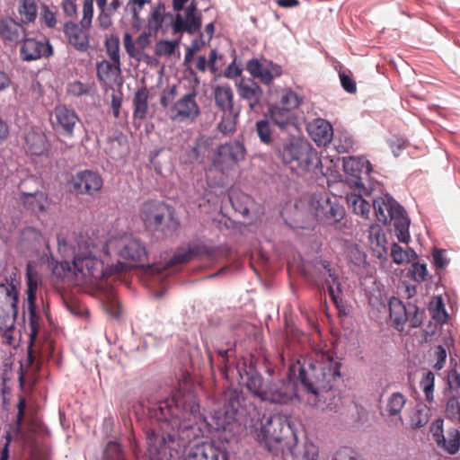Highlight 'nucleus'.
I'll use <instances>...</instances> for the list:
<instances>
[{"label": "nucleus", "mask_w": 460, "mask_h": 460, "mask_svg": "<svg viewBox=\"0 0 460 460\" xmlns=\"http://www.w3.org/2000/svg\"><path fill=\"white\" fill-rule=\"evenodd\" d=\"M438 447L449 455L456 454L460 449V431L456 429L448 430L447 437H444V441H439Z\"/></svg>", "instance_id": "obj_37"}, {"label": "nucleus", "mask_w": 460, "mask_h": 460, "mask_svg": "<svg viewBox=\"0 0 460 460\" xmlns=\"http://www.w3.org/2000/svg\"><path fill=\"white\" fill-rule=\"evenodd\" d=\"M123 43L128 55L132 57H137L138 55V49L136 48L135 43L133 41V38L129 32H126L123 37Z\"/></svg>", "instance_id": "obj_61"}, {"label": "nucleus", "mask_w": 460, "mask_h": 460, "mask_svg": "<svg viewBox=\"0 0 460 460\" xmlns=\"http://www.w3.org/2000/svg\"><path fill=\"white\" fill-rule=\"evenodd\" d=\"M297 442L288 446L285 454H281L285 460H317L318 449L313 443L305 442L298 446Z\"/></svg>", "instance_id": "obj_29"}, {"label": "nucleus", "mask_w": 460, "mask_h": 460, "mask_svg": "<svg viewBox=\"0 0 460 460\" xmlns=\"http://www.w3.org/2000/svg\"><path fill=\"white\" fill-rule=\"evenodd\" d=\"M18 12L21 15L22 23L29 24L35 22L37 18L38 6L35 0H21Z\"/></svg>", "instance_id": "obj_38"}, {"label": "nucleus", "mask_w": 460, "mask_h": 460, "mask_svg": "<svg viewBox=\"0 0 460 460\" xmlns=\"http://www.w3.org/2000/svg\"><path fill=\"white\" fill-rule=\"evenodd\" d=\"M274 153L284 165L296 174L322 172V161L318 152L305 139L291 133L278 137Z\"/></svg>", "instance_id": "obj_3"}, {"label": "nucleus", "mask_w": 460, "mask_h": 460, "mask_svg": "<svg viewBox=\"0 0 460 460\" xmlns=\"http://www.w3.org/2000/svg\"><path fill=\"white\" fill-rule=\"evenodd\" d=\"M121 74V63L109 62L105 59L97 62L96 64V75L99 81H105L110 78L111 75H119Z\"/></svg>", "instance_id": "obj_36"}, {"label": "nucleus", "mask_w": 460, "mask_h": 460, "mask_svg": "<svg viewBox=\"0 0 460 460\" xmlns=\"http://www.w3.org/2000/svg\"><path fill=\"white\" fill-rule=\"evenodd\" d=\"M343 170L347 176V182L358 190L365 189L364 179L371 171L370 163L360 157H349L343 159Z\"/></svg>", "instance_id": "obj_21"}, {"label": "nucleus", "mask_w": 460, "mask_h": 460, "mask_svg": "<svg viewBox=\"0 0 460 460\" xmlns=\"http://www.w3.org/2000/svg\"><path fill=\"white\" fill-rule=\"evenodd\" d=\"M213 95L216 107L222 112L217 124L218 131L223 135L234 133L236 130L241 108L234 104L232 87L229 84L217 85Z\"/></svg>", "instance_id": "obj_8"}, {"label": "nucleus", "mask_w": 460, "mask_h": 460, "mask_svg": "<svg viewBox=\"0 0 460 460\" xmlns=\"http://www.w3.org/2000/svg\"><path fill=\"white\" fill-rule=\"evenodd\" d=\"M150 418L159 423L158 431L147 432L146 439L150 455L162 454L170 444L181 440L182 444L203 437L210 426L200 413L196 394L188 390L177 391L172 398H147Z\"/></svg>", "instance_id": "obj_2"}, {"label": "nucleus", "mask_w": 460, "mask_h": 460, "mask_svg": "<svg viewBox=\"0 0 460 460\" xmlns=\"http://www.w3.org/2000/svg\"><path fill=\"white\" fill-rule=\"evenodd\" d=\"M372 206L377 220L385 225L393 223L398 241L408 243L411 221L404 208L389 194L375 198Z\"/></svg>", "instance_id": "obj_7"}, {"label": "nucleus", "mask_w": 460, "mask_h": 460, "mask_svg": "<svg viewBox=\"0 0 460 460\" xmlns=\"http://www.w3.org/2000/svg\"><path fill=\"white\" fill-rule=\"evenodd\" d=\"M430 431L437 445L439 441H444L443 420H436L431 425Z\"/></svg>", "instance_id": "obj_62"}, {"label": "nucleus", "mask_w": 460, "mask_h": 460, "mask_svg": "<svg viewBox=\"0 0 460 460\" xmlns=\"http://www.w3.org/2000/svg\"><path fill=\"white\" fill-rule=\"evenodd\" d=\"M342 88L349 93H354L357 91L355 81L344 72L339 73Z\"/></svg>", "instance_id": "obj_58"}, {"label": "nucleus", "mask_w": 460, "mask_h": 460, "mask_svg": "<svg viewBox=\"0 0 460 460\" xmlns=\"http://www.w3.org/2000/svg\"><path fill=\"white\" fill-rule=\"evenodd\" d=\"M270 117L274 126L278 127L283 135L289 132V128H296V116L294 111L288 108H281L279 105H272L270 107L268 113L265 115Z\"/></svg>", "instance_id": "obj_26"}, {"label": "nucleus", "mask_w": 460, "mask_h": 460, "mask_svg": "<svg viewBox=\"0 0 460 460\" xmlns=\"http://www.w3.org/2000/svg\"><path fill=\"white\" fill-rule=\"evenodd\" d=\"M148 91L146 86L139 88L133 98L134 112L136 119H143L146 118L148 110Z\"/></svg>", "instance_id": "obj_35"}, {"label": "nucleus", "mask_w": 460, "mask_h": 460, "mask_svg": "<svg viewBox=\"0 0 460 460\" xmlns=\"http://www.w3.org/2000/svg\"><path fill=\"white\" fill-rule=\"evenodd\" d=\"M368 238L374 255L378 259L385 258L388 253L385 236L382 227L377 224H372L368 229Z\"/></svg>", "instance_id": "obj_32"}, {"label": "nucleus", "mask_w": 460, "mask_h": 460, "mask_svg": "<svg viewBox=\"0 0 460 460\" xmlns=\"http://www.w3.org/2000/svg\"><path fill=\"white\" fill-rule=\"evenodd\" d=\"M139 217L145 228L157 239L172 237L180 227V220L172 206L163 200L148 199L139 208Z\"/></svg>", "instance_id": "obj_5"}, {"label": "nucleus", "mask_w": 460, "mask_h": 460, "mask_svg": "<svg viewBox=\"0 0 460 460\" xmlns=\"http://www.w3.org/2000/svg\"><path fill=\"white\" fill-rule=\"evenodd\" d=\"M0 288H5L6 296L12 299L9 305H0V331L6 333L14 329V323L18 314L19 296L11 277H5L4 282L0 284Z\"/></svg>", "instance_id": "obj_15"}, {"label": "nucleus", "mask_w": 460, "mask_h": 460, "mask_svg": "<svg viewBox=\"0 0 460 460\" xmlns=\"http://www.w3.org/2000/svg\"><path fill=\"white\" fill-rule=\"evenodd\" d=\"M23 23L16 22L11 17L0 19V37L4 41L20 42L25 35L26 30L22 26Z\"/></svg>", "instance_id": "obj_31"}, {"label": "nucleus", "mask_w": 460, "mask_h": 460, "mask_svg": "<svg viewBox=\"0 0 460 460\" xmlns=\"http://www.w3.org/2000/svg\"><path fill=\"white\" fill-rule=\"evenodd\" d=\"M79 120L75 111L65 104L57 105L50 118L51 127L55 133L67 138L74 137L75 128Z\"/></svg>", "instance_id": "obj_16"}, {"label": "nucleus", "mask_w": 460, "mask_h": 460, "mask_svg": "<svg viewBox=\"0 0 460 460\" xmlns=\"http://www.w3.org/2000/svg\"><path fill=\"white\" fill-rule=\"evenodd\" d=\"M411 278L418 282H422L425 280L426 276L428 275V270L426 264L414 262L411 264L410 270Z\"/></svg>", "instance_id": "obj_56"}, {"label": "nucleus", "mask_w": 460, "mask_h": 460, "mask_svg": "<svg viewBox=\"0 0 460 460\" xmlns=\"http://www.w3.org/2000/svg\"><path fill=\"white\" fill-rule=\"evenodd\" d=\"M238 97L244 102L252 111L258 112L263 107L264 93L252 78L241 76L235 82Z\"/></svg>", "instance_id": "obj_19"}, {"label": "nucleus", "mask_w": 460, "mask_h": 460, "mask_svg": "<svg viewBox=\"0 0 460 460\" xmlns=\"http://www.w3.org/2000/svg\"><path fill=\"white\" fill-rule=\"evenodd\" d=\"M86 30L79 24L69 21L64 24V33L71 44L76 50L84 52L89 48V35Z\"/></svg>", "instance_id": "obj_27"}, {"label": "nucleus", "mask_w": 460, "mask_h": 460, "mask_svg": "<svg viewBox=\"0 0 460 460\" xmlns=\"http://www.w3.org/2000/svg\"><path fill=\"white\" fill-rule=\"evenodd\" d=\"M389 312L393 325L399 332L404 331L407 323L411 329L420 327L425 317L424 308L411 302L405 304L395 296L389 300Z\"/></svg>", "instance_id": "obj_9"}, {"label": "nucleus", "mask_w": 460, "mask_h": 460, "mask_svg": "<svg viewBox=\"0 0 460 460\" xmlns=\"http://www.w3.org/2000/svg\"><path fill=\"white\" fill-rule=\"evenodd\" d=\"M102 175L97 171L90 169L77 171L66 182L68 191L75 196H93L102 189Z\"/></svg>", "instance_id": "obj_13"}, {"label": "nucleus", "mask_w": 460, "mask_h": 460, "mask_svg": "<svg viewBox=\"0 0 460 460\" xmlns=\"http://www.w3.org/2000/svg\"><path fill=\"white\" fill-rule=\"evenodd\" d=\"M53 54V48L49 40H36L23 37L20 48V58L22 61L31 62L49 58Z\"/></svg>", "instance_id": "obj_24"}, {"label": "nucleus", "mask_w": 460, "mask_h": 460, "mask_svg": "<svg viewBox=\"0 0 460 460\" xmlns=\"http://www.w3.org/2000/svg\"><path fill=\"white\" fill-rule=\"evenodd\" d=\"M311 265L314 270L320 276L328 275L330 279L325 280L327 290L332 300L338 305L339 300L341 299V283L338 273L332 266V262L329 260L319 256L311 261Z\"/></svg>", "instance_id": "obj_20"}, {"label": "nucleus", "mask_w": 460, "mask_h": 460, "mask_svg": "<svg viewBox=\"0 0 460 460\" xmlns=\"http://www.w3.org/2000/svg\"><path fill=\"white\" fill-rule=\"evenodd\" d=\"M433 310V318L444 322L447 320L448 314L447 313V310L445 308V305L443 303V300L441 297H438L435 306L432 308Z\"/></svg>", "instance_id": "obj_57"}, {"label": "nucleus", "mask_w": 460, "mask_h": 460, "mask_svg": "<svg viewBox=\"0 0 460 460\" xmlns=\"http://www.w3.org/2000/svg\"><path fill=\"white\" fill-rule=\"evenodd\" d=\"M432 259L438 269H444L449 263V260L445 256L444 250L435 249L432 252Z\"/></svg>", "instance_id": "obj_59"}, {"label": "nucleus", "mask_w": 460, "mask_h": 460, "mask_svg": "<svg viewBox=\"0 0 460 460\" xmlns=\"http://www.w3.org/2000/svg\"><path fill=\"white\" fill-rule=\"evenodd\" d=\"M342 358L332 350L318 355L315 361L300 360L289 367L284 376H278L276 369L267 367V380L261 376L256 366L239 367L246 374L243 385L247 390L261 402L288 404L298 397L296 379L302 388L315 397L318 402L326 401L327 394L341 380Z\"/></svg>", "instance_id": "obj_1"}, {"label": "nucleus", "mask_w": 460, "mask_h": 460, "mask_svg": "<svg viewBox=\"0 0 460 460\" xmlns=\"http://www.w3.org/2000/svg\"><path fill=\"white\" fill-rule=\"evenodd\" d=\"M179 43V40H161L155 45V54L158 57L171 56L174 53Z\"/></svg>", "instance_id": "obj_50"}, {"label": "nucleus", "mask_w": 460, "mask_h": 460, "mask_svg": "<svg viewBox=\"0 0 460 460\" xmlns=\"http://www.w3.org/2000/svg\"><path fill=\"white\" fill-rule=\"evenodd\" d=\"M256 439L272 455L285 454L286 447L297 441L295 423L284 415L264 416L256 432Z\"/></svg>", "instance_id": "obj_4"}, {"label": "nucleus", "mask_w": 460, "mask_h": 460, "mask_svg": "<svg viewBox=\"0 0 460 460\" xmlns=\"http://www.w3.org/2000/svg\"><path fill=\"white\" fill-rule=\"evenodd\" d=\"M347 256L349 261L357 267L364 268L367 265V255L358 245L350 246L348 249Z\"/></svg>", "instance_id": "obj_49"}, {"label": "nucleus", "mask_w": 460, "mask_h": 460, "mask_svg": "<svg viewBox=\"0 0 460 460\" xmlns=\"http://www.w3.org/2000/svg\"><path fill=\"white\" fill-rule=\"evenodd\" d=\"M27 299L24 303L23 314H27L29 321V342L30 348L37 339L41 327V316L37 309L36 292L38 288L37 272L31 264L26 267Z\"/></svg>", "instance_id": "obj_11"}, {"label": "nucleus", "mask_w": 460, "mask_h": 460, "mask_svg": "<svg viewBox=\"0 0 460 460\" xmlns=\"http://www.w3.org/2000/svg\"><path fill=\"white\" fill-rule=\"evenodd\" d=\"M73 265L75 270L94 279L103 276V262L93 255L90 245L84 242L78 243V248L74 252Z\"/></svg>", "instance_id": "obj_14"}, {"label": "nucleus", "mask_w": 460, "mask_h": 460, "mask_svg": "<svg viewBox=\"0 0 460 460\" xmlns=\"http://www.w3.org/2000/svg\"><path fill=\"white\" fill-rule=\"evenodd\" d=\"M196 97L197 93L192 90L179 98L170 108V119L177 122H194L200 115Z\"/></svg>", "instance_id": "obj_17"}, {"label": "nucleus", "mask_w": 460, "mask_h": 460, "mask_svg": "<svg viewBox=\"0 0 460 460\" xmlns=\"http://www.w3.org/2000/svg\"><path fill=\"white\" fill-rule=\"evenodd\" d=\"M119 255L130 262L134 267H144L147 261V252L145 243L135 236H126L119 248Z\"/></svg>", "instance_id": "obj_22"}, {"label": "nucleus", "mask_w": 460, "mask_h": 460, "mask_svg": "<svg viewBox=\"0 0 460 460\" xmlns=\"http://www.w3.org/2000/svg\"><path fill=\"white\" fill-rule=\"evenodd\" d=\"M207 151V142L203 138H198L193 146L185 151L184 162L192 164L201 159Z\"/></svg>", "instance_id": "obj_40"}, {"label": "nucleus", "mask_w": 460, "mask_h": 460, "mask_svg": "<svg viewBox=\"0 0 460 460\" xmlns=\"http://www.w3.org/2000/svg\"><path fill=\"white\" fill-rule=\"evenodd\" d=\"M93 1L94 0H84L83 18L80 22V25L85 30H88L92 24V19L93 15Z\"/></svg>", "instance_id": "obj_54"}, {"label": "nucleus", "mask_w": 460, "mask_h": 460, "mask_svg": "<svg viewBox=\"0 0 460 460\" xmlns=\"http://www.w3.org/2000/svg\"><path fill=\"white\" fill-rule=\"evenodd\" d=\"M245 147L240 141L220 145L214 158V164L222 170L242 161L245 157Z\"/></svg>", "instance_id": "obj_25"}, {"label": "nucleus", "mask_w": 460, "mask_h": 460, "mask_svg": "<svg viewBox=\"0 0 460 460\" xmlns=\"http://www.w3.org/2000/svg\"><path fill=\"white\" fill-rule=\"evenodd\" d=\"M332 460H363L361 456L350 447H342L336 451Z\"/></svg>", "instance_id": "obj_55"}, {"label": "nucleus", "mask_w": 460, "mask_h": 460, "mask_svg": "<svg viewBox=\"0 0 460 460\" xmlns=\"http://www.w3.org/2000/svg\"><path fill=\"white\" fill-rule=\"evenodd\" d=\"M102 460H127L121 445L116 440H110L105 446Z\"/></svg>", "instance_id": "obj_43"}, {"label": "nucleus", "mask_w": 460, "mask_h": 460, "mask_svg": "<svg viewBox=\"0 0 460 460\" xmlns=\"http://www.w3.org/2000/svg\"><path fill=\"white\" fill-rule=\"evenodd\" d=\"M311 209L322 224L334 226L343 219L345 209L336 198L332 199L328 193L314 194L311 199Z\"/></svg>", "instance_id": "obj_12"}, {"label": "nucleus", "mask_w": 460, "mask_h": 460, "mask_svg": "<svg viewBox=\"0 0 460 460\" xmlns=\"http://www.w3.org/2000/svg\"><path fill=\"white\" fill-rule=\"evenodd\" d=\"M391 257L394 263L402 264L417 258V253L411 248L404 250L399 244L394 243L391 249Z\"/></svg>", "instance_id": "obj_41"}, {"label": "nucleus", "mask_w": 460, "mask_h": 460, "mask_svg": "<svg viewBox=\"0 0 460 460\" xmlns=\"http://www.w3.org/2000/svg\"><path fill=\"white\" fill-rule=\"evenodd\" d=\"M300 102L299 97L293 91L284 90L281 92L279 103L281 108H288L289 111H294L299 106Z\"/></svg>", "instance_id": "obj_48"}, {"label": "nucleus", "mask_w": 460, "mask_h": 460, "mask_svg": "<svg viewBox=\"0 0 460 460\" xmlns=\"http://www.w3.org/2000/svg\"><path fill=\"white\" fill-rule=\"evenodd\" d=\"M193 254L190 249H178L165 262V268H171L190 261Z\"/></svg>", "instance_id": "obj_47"}, {"label": "nucleus", "mask_w": 460, "mask_h": 460, "mask_svg": "<svg viewBox=\"0 0 460 460\" xmlns=\"http://www.w3.org/2000/svg\"><path fill=\"white\" fill-rule=\"evenodd\" d=\"M307 131L318 146H324L329 144L333 136L332 126L323 119H316L309 123Z\"/></svg>", "instance_id": "obj_28"}, {"label": "nucleus", "mask_w": 460, "mask_h": 460, "mask_svg": "<svg viewBox=\"0 0 460 460\" xmlns=\"http://www.w3.org/2000/svg\"><path fill=\"white\" fill-rule=\"evenodd\" d=\"M25 145L27 151L31 155H43L49 148L47 137L40 132H29L25 137Z\"/></svg>", "instance_id": "obj_33"}, {"label": "nucleus", "mask_w": 460, "mask_h": 460, "mask_svg": "<svg viewBox=\"0 0 460 460\" xmlns=\"http://www.w3.org/2000/svg\"><path fill=\"white\" fill-rule=\"evenodd\" d=\"M62 10L66 16L67 17H76L77 16V5L75 3V0H64L62 2Z\"/></svg>", "instance_id": "obj_64"}, {"label": "nucleus", "mask_w": 460, "mask_h": 460, "mask_svg": "<svg viewBox=\"0 0 460 460\" xmlns=\"http://www.w3.org/2000/svg\"><path fill=\"white\" fill-rule=\"evenodd\" d=\"M256 133L260 138V141L265 145H271L274 149V143L278 141V138L273 137V131L270 127L269 119L258 120L255 124Z\"/></svg>", "instance_id": "obj_39"}, {"label": "nucleus", "mask_w": 460, "mask_h": 460, "mask_svg": "<svg viewBox=\"0 0 460 460\" xmlns=\"http://www.w3.org/2000/svg\"><path fill=\"white\" fill-rule=\"evenodd\" d=\"M235 348V341H226L224 346L218 343L214 344V349L218 356L222 376L229 382L236 380L238 383L243 384L246 379V374L239 371V367H241V365L243 366V363H245L246 366H256V364L252 357L243 358L237 360L235 364L231 363L230 358L233 357Z\"/></svg>", "instance_id": "obj_10"}, {"label": "nucleus", "mask_w": 460, "mask_h": 460, "mask_svg": "<svg viewBox=\"0 0 460 460\" xmlns=\"http://www.w3.org/2000/svg\"><path fill=\"white\" fill-rule=\"evenodd\" d=\"M349 204L351 205L356 214L360 215L366 218L368 217L370 213V204L361 195H354L349 198Z\"/></svg>", "instance_id": "obj_45"}, {"label": "nucleus", "mask_w": 460, "mask_h": 460, "mask_svg": "<svg viewBox=\"0 0 460 460\" xmlns=\"http://www.w3.org/2000/svg\"><path fill=\"white\" fill-rule=\"evenodd\" d=\"M21 200L24 207L34 214L41 213L46 210V196L42 191L21 192Z\"/></svg>", "instance_id": "obj_34"}, {"label": "nucleus", "mask_w": 460, "mask_h": 460, "mask_svg": "<svg viewBox=\"0 0 460 460\" xmlns=\"http://www.w3.org/2000/svg\"><path fill=\"white\" fill-rule=\"evenodd\" d=\"M390 147L394 156H399L401 151L407 146V141L402 137H394L389 140Z\"/></svg>", "instance_id": "obj_63"}, {"label": "nucleus", "mask_w": 460, "mask_h": 460, "mask_svg": "<svg viewBox=\"0 0 460 460\" xmlns=\"http://www.w3.org/2000/svg\"><path fill=\"white\" fill-rule=\"evenodd\" d=\"M223 407L215 413L214 429L226 430L233 422L244 424L251 410L254 409L251 399L243 389L228 388L223 394Z\"/></svg>", "instance_id": "obj_6"}, {"label": "nucleus", "mask_w": 460, "mask_h": 460, "mask_svg": "<svg viewBox=\"0 0 460 460\" xmlns=\"http://www.w3.org/2000/svg\"><path fill=\"white\" fill-rule=\"evenodd\" d=\"M434 381V374L431 371H428L423 375L420 383V387L425 394L426 400L429 402L433 400Z\"/></svg>", "instance_id": "obj_52"}, {"label": "nucleus", "mask_w": 460, "mask_h": 460, "mask_svg": "<svg viewBox=\"0 0 460 460\" xmlns=\"http://www.w3.org/2000/svg\"><path fill=\"white\" fill-rule=\"evenodd\" d=\"M202 27V16L198 12V4L196 0H191L184 11V15L176 13L172 22V28L173 33H188L194 35L200 32Z\"/></svg>", "instance_id": "obj_18"}, {"label": "nucleus", "mask_w": 460, "mask_h": 460, "mask_svg": "<svg viewBox=\"0 0 460 460\" xmlns=\"http://www.w3.org/2000/svg\"><path fill=\"white\" fill-rule=\"evenodd\" d=\"M221 454L211 442H201L190 447L181 460H218Z\"/></svg>", "instance_id": "obj_30"}, {"label": "nucleus", "mask_w": 460, "mask_h": 460, "mask_svg": "<svg viewBox=\"0 0 460 460\" xmlns=\"http://www.w3.org/2000/svg\"><path fill=\"white\" fill-rule=\"evenodd\" d=\"M104 46L106 49L107 55L111 58L113 63H118L120 61L119 56V38L111 34L110 37H107L104 42Z\"/></svg>", "instance_id": "obj_44"}, {"label": "nucleus", "mask_w": 460, "mask_h": 460, "mask_svg": "<svg viewBox=\"0 0 460 460\" xmlns=\"http://www.w3.org/2000/svg\"><path fill=\"white\" fill-rule=\"evenodd\" d=\"M446 415L447 419L460 422V402L456 397L452 396L447 400Z\"/></svg>", "instance_id": "obj_53"}, {"label": "nucleus", "mask_w": 460, "mask_h": 460, "mask_svg": "<svg viewBox=\"0 0 460 460\" xmlns=\"http://www.w3.org/2000/svg\"><path fill=\"white\" fill-rule=\"evenodd\" d=\"M245 69L250 74V78L254 81L259 79L267 85H270L275 77L282 74V68L279 65L266 59L261 62L258 58H252L247 61Z\"/></svg>", "instance_id": "obj_23"}, {"label": "nucleus", "mask_w": 460, "mask_h": 460, "mask_svg": "<svg viewBox=\"0 0 460 460\" xmlns=\"http://www.w3.org/2000/svg\"><path fill=\"white\" fill-rule=\"evenodd\" d=\"M40 22L49 29H53L57 25L56 12L50 10L46 4L40 5Z\"/></svg>", "instance_id": "obj_51"}, {"label": "nucleus", "mask_w": 460, "mask_h": 460, "mask_svg": "<svg viewBox=\"0 0 460 460\" xmlns=\"http://www.w3.org/2000/svg\"><path fill=\"white\" fill-rule=\"evenodd\" d=\"M92 89L93 84L75 80L67 84L66 93L68 95L78 98L84 95H89Z\"/></svg>", "instance_id": "obj_46"}, {"label": "nucleus", "mask_w": 460, "mask_h": 460, "mask_svg": "<svg viewBox=\"0 0 460 460\" xmlns=\"http://www.w3.org/2000/svg\"><path fill=\"white\" fill-rule=\"evenodd\" d=\"M405 403V396L400 392H394L389 396L385 410L389 416H397L401 413Z\"/></svg>", "instance_id": "obj_42"}, {"label": "nucleus", "mask_w": 460, "mask_h": 460, "mask_svg": "<svg viewBox=\"0 0 460 460\" xmlns=\"http://www.w3.org/2000/svg\"><path fill=\"white\" fill-rule=\"evenodd\" d=\"M203 44H204L203 41H199L197 39H194L191 41L190 46L188 47L186 49V53H185V57H184V65H187L190 62H191L194 54L200 49V48L202 47Z\"/></svg>", "instance_id": "obj_60"}]
</instances>
